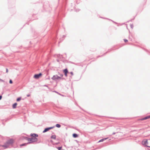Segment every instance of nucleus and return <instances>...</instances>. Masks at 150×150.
<instances>
[{"instance_id": "1", "label": "nucleus", "mask_w": 150, "mask_h": 150, "mask_svg": "<svg viewBox=\"0 0 150 150\" xmlns=\"http://www.w3.org/2000/svg\"><path fill=\"white\" fill-rule=\"evenodd\" d=\"M30 136L31 137L29 138L28 141H30V142H28V144H29L37 142L38 139L36 137H38V134L35 133L31 134H30Z\"/></svg>"}, {"instance_id": "2", "label": "nucleus", "mask_w": 150, "mask_h": 150, "mask_svg": "<svg viewBox=\"0 0 150 150\" xmlns=\"http://www.w3.org/2000/svg\"><path fill=\"white\" fill-rule=\"evenodd\" d=\"M14 140L13 139L8 140L2 146L5 149H7L10 146H13L14 143Z\"/></svg>"}, {"instance_id": "3", "label": "nucleus", "mask_w": 150, "mask_h": 150, "mask_svg": "<svg viewBox=\"0 0 150 150\" xmlns=\"http://www.w3.org/2000/svg\"><path fill=\"white\" fill-rule=\"evenodd\" d=\"M142 144L144 146L150 148V146H148L147 145L148 144V140L146 139H144L142 141Z\"/></svg>"}, {"instance_id": "4", "label": "nucleus", "mask_w": 150, "mask_h": 150, "mask_svg": "<svg viewBox=\"0 0 150 150\" xmlns=\"http://www.w3.org/2000/svg\"><path fill=\"white\" fill-rule=\"evenodd\" d=\"M42 75V74L41 73H40L38 74H35L33 77L35 79H39L41 76Z\"/></svg>"}, {"instance_id": "5", "label": "nucleus", "mask_w": 150, "mask_h": 150, "mask_svg": "<svg viewBox=\"0 0 150 150\" xmlns=\"http://www.w3.org/2000/svg\"><path fill=\"white\" fill-rule=\"evenodd\" d=\"M150 118V115H148V116H146L145 117H144L142 118L141 119V120H146L147 119H149Z\"/></svg>"}, {"instance_id": "6", "label": "nucleus", "mask_w": 150, "mask_h": 150, "mask_svg": "<svg viewBox=\"0 0 150 150\" xmlns=\"http://www.w3.org/2000/svg\"><path fill=\"white\" fill-rule=\"evenodd\" d=\"M49 130L48 127L45 128L44 130L43 131L42 133H45Z\"/></svg>"}, {"instance_id": "7", "label": "nucleus", "mask_w": 150, "mask_h": 150, "mask_svg": "<svg viewBox=\"0 0 150 150\" xmlns=\"http://www.w3.org/2000/svg\"><path fill=\"white\" fill-rule=\"evenodd\" d=\"M57 75H54L52 78V79L53 80H57Z\"/></svg>"}, {"instance_id": "8", "label": "nucleus", "mask_w": 150, "mask_h": 150, "mask_svg": "<svg viewBox=\"0 0 150 150\" xmlns=\"http://www.w3.org/2000/svg\"><path fill=\"white\" fill-rule=\"evenodd\" d=\"M63 72L64 74H67L68 73V71L67 68H66L63 70Z\"/></svg>"}, {"instance_id": "9", "label": "nucleus", "mask_w": 150, "mask_h": 150, "mask_svg": "<svg viewBox=\"0 0 150 150\" xmlns=\"http://www.w3.org/2000/svg\"><path fill=\"white\" fill-rule=\"evenodd\" d=\"M17 103H14L12 105V108L13 109H15L16 108V106L17 105Z\"/></svg>"}, {"instance_id": "10", "label": "nucleus", "mask_w": 150, "mask_h": 150, "mask_svg": "<svg viewBox=\"0 0 150 150\" xmlns=\"http://www.w3.org/2000/svg\"><path fill=\"white\" fill-rule=\"evenodd\" d=\"M72 136H73V137L74 138H77V137H78V134L76 133H74L73 134Z\"/></svg>"}, {"instance_id": "11", "label": "nucleus", "mask_w": 150, "mask_h": 150, "mask_svg": "<svg viewBox=\"0 0 150 150\" xmlns=\"http://www.w3.org/2000/svg\"><path fill=\"white\" fill-rule=\"evenodd\" d=\"M108 139V138H103L100 140L99 141H98V142H103V141H104V140H106V139Z\"/></svg>"}, {"instance_id": "12", "label": "nucleus", "mask_w": 150, "mask_h": 150, "mask_svg": "<svg viewBox=\"0 0 150 150\" xmlns=\"http://www.w3.org/2000/svg\"><path fill=\"white\" fill-rule=\"evenodd\" d=\"M29 144H28V142L27 143H23V144H21L20 145V146H26L27 145Z\"/></svg>"}, {"instance_id": "13", "label": "nucleus", "mask_w": 150, "mask_h": 150, "mask_svg": "<svg viewBox=\"0 0 150 150\" xmlns=\"http://www.w3.org/2000/svg\"><path fill=\"white\" fill-rule=\"evenodd\" d=\"M51 138L55 139H56V136L55 135H52L51 137Z\"/></svg>"}, {"instance_id": "14", "label": "nucleus", "mask_w": 150, "mask_h": 150, "mask_svg": "<svg viewBox=\"0 0 150 150\" xmlns=\"http://www.w3.org/2000/svg\"><path fill=\"white\" fill-rule=\"evenodd\" d=\"M55 127L58 128H60L61 127V125L59 124H57L56 125Z\"/></svg>"}, {"instance_id": "15", "label": "nucleus", "mask_w": 150, "mask_h": 150, "mask_svg": "<svg viewBox=\"0 0 150 150\" xmlns=\"http://www.w3.org/2000/svg\"><path fill=\"white\" fill-rule=\"evenodd\" d=\"M21 97H19V98H18L16 99V101L18 102L19 101L21 100Z\"/></svg>"}, {"instance_id": "16", "label": "nucleus", "mask_w": 150, "mask_h": 150, "mask_svg": "<svg viewBox=\"0 0 150 150\" xmlns=\"http://www.w3.org/2000/svg\"><path fill=\"white\" fill-rule=\"evenodd\" d=\"M56 148L58 149V150H61L62 149V146L56 147Z\"/></svg>"}, {"instance_id": "17", "label": "nucleus", "mask_w": 150, "mask_h": 150, "mask_svg": "<svg viewBox=\"0 0 150 150\" xmlns=\"http://www.w3.org/2000/svg\"><path fill=\"white\" fill-rule=\"evenodd\" d=\"M54 127H55L54 126H53L51 127H48L49 130H50V129H53L54 128Z\"/></svg>"}, {"instance_id": "18", "label": "nucleus", "mask_w": 150, "mask_h": 150, "mask_svg": "<svg viewBox=\"0 0 150 150\" xmlns=\"http://www.w3.org/2000/svg\"><path fill=\"white\" fill-rule=\"evenodd\" d=\"M57 57H58L61 58L62 57V55H61L60 54H57Z\"/></svg>"}, {"instance_id": "19", "label": "nucleus", "mask_w": 150, "mask_h": 150, "mask_svg": "<svg viewBox=\"0 0 150 150\" xmlns=\"http://www.w3.org/2000/svg\"><path fill=\"white\" fill-rule=\"evenodd\" d=\"M24 138L25 139L28 141V139H29V138H28V137H24Z\"/></svg>"}, {"instance_id": "20", "label": "nucleus", "mask_w": 150, "mask_h": 150, "mask_svg": "<svg viewBox=\"0 0 150 150\" xmlns=\"http://www.w3.org/2000/svg\"><path fill=\"white\" fill-rule=\"evenodd\" d=\"M59 75L61 77H62L63 76V74H60V73H59Z\"/></svg>"}, {"instance_id": "21", "label": "nucleus", "mask_w": 150, "mask_h": 150, "mask_svg": "<svg viewBox=\"0 0 150 150\" xmlns=\"http://www.w3.org/2000/svg\"><path fill=\"white\" fill-rule=\"evenodd\" d=\"M61 77L59 76H58L57 75V80L58 79H61Z\"/></svg>"}, {"instance_id": "22", "label": "nucleus", "mask_w": 150, "mask_h": 150, "mask_svg": "<svg viewBox=\"0 0 150 150\" xmlns=\"http://www.w3.org/2000/svg\"><path fill=\"white\" fill-rule=\"evenodd\" d=\"M43 86H45L47 87L48 89H50V88L47 85L45 84Z\"/></svg>"}, {"instance_id": "23", "label": "nucleus", "mask_w": 150, "mask_h": 150, "mask_svg": "<svg viewBox=\"0 0 150 150\" xmlns=\"http://www.w3.org/2000/svg\"><path fill=\"white\" fill-rule=\"evenodd\" d=\"M9 83L10 84H12L13 83V81L11 79H10L9 80Z\"/></svg>"}, {"instance_id": "24", "label": "nucleus", "mask_w": 150, "mask_h": 150, "mask_svg": "<svg viewBox=\"0 0 150 150\" xmlns=\"http://www.w3.org/2000/svg\"><path fill=\"white\" fill-rule=\"evenodd\" d=\"M130 27H131V28H133V25L132 24L130 25Z\"/></svg>"}, {"instance_id": "25", "label": "nucleus", "mask_w": 150, "mask_h": 150, "mask_svg": "<svg viewBox=\"0 0 150 150\" xmlns=\"http://www.w3.org/2000/svg\"><path fill=\"white\" fill-rule=\"evenodd\" d=\"M124 40L125 42H128V40L126 39H124Z\"/></svg>"}, {"instance_id": "26", "label": "nucleus", "mask_w": 150, "mask_h": 150, "mask_svg": "<svg viewBox=\"0 0 150 150\" xmlns=\"http://www.w3.org/2000/svg\"><path fill=\"white\" fill-rule=\"evenodd\" d=\"M54 92H55V93H58V94H59V95H60V94L59 93V92H57L56 91H54Z\"/></svg>"}, {"instance_id": "27", "label": "nucleus", "mask_w": 150, "mask_h": 150, "mask_svg": "<svg viewBox=\"0 0 150 150\" xmlns=\"http://www.w3.org/2000/svg\"><path fill=\"white\" fill-rule=\"evenodd\" d=\"M69 73L72 76H73L74 74L73 73L72 71L70 72Z\"/></svg>"}, {"instance_id": "28", "label": "nucleus", "mask_w": 150, "mask_h": 150, "mask_svg": "<svg viewBox=\"0 0 150 150\" xmlns=\"http://www.w3.org/2000/svg\"><path fill=\"white\" fill-rule=\"evenodd\" d=\"M0 81L2 82H4V81L1 79H0Z\"/></svg>"}, {"instance_id": "29", "label": "nucleus", "mask_w": 150, "mask_h": 150, "mask_svg": "<svg viewBox=\"0 0 150 150\" xmlns=\"http://www.w3.org/2000/svg\"><path fill=\"white\" fill-rule=\"evenodd\" d=\"M61 79L63 80H65V79L64 78L61 77Z\"/></svg>"}, {"instance_id": "30", "label": "nucleus", "mask_w": 150, "mask_h": 150, "mask_svg": "<svg viewBox=\"0 0 150 150\" xmlns=\"http://www.w3.org/2000/svg\"><path fill=\"white\" fill-rule=\"evenodd\" d=\"M67 74H64L65 76L67 77Z\"/></svg>"}, {"instance_id": "31", "label": "nucleus", "mask_w": 150, "mask_h": 150, "mask_svg": "<svg viewBox=\"0 0 150 150\" xmlns=\"http://www.w3.org/2000/svg\"><path fill=\"white\" fill-rule=\"evenodd\" d=\"M2 98V96L1 95H0V100Z\"/></svg>"}, {"instance_id": "32", "label": "nucleus", "mask_w": 150, "mask_h": 150, "mask_svg": "<svg viewBox=\"0 0 150 150\" xmlns=\"http://www.w3.org/2000/svg\"><path fill=\"white\" fill-rule=\"evenodd\" d=\"M8 69L7 68H6V73H8Z\"/></svg>"}, {"instance_id": "33", "label": "nucleus", "mask_w": 150, "mask_h": 150, "mask_svg": "<svg viewBox=\"0 0 150 150\" xmlns=\"http://www.w3.org/2000/svg\"><path fill=\"white\" fill-rule=\"evenodd\" d=\"M30 96V94H27V97H29V96Z\"/></svg>"}, {"instance_id": "34", "label": "nucleus", "mask_w": 150, "mask_h": 150, "mask_svg": "<svg viewBox=\"0 0 150 150\" xmlns=\"http://www.w3.org/2000/svg\"><path fill=\"white\" fill-rule=\"evenodd\" d=\"M59 142L55 143V144L56 145H57V144H59Z\"/></svg>"}, {"instance_id": "35", "label": "nucleus", "mask_w": 150, "mask_h": 150, "mask_svg": "<svg viewBox=\"0 0 150 150\" xmlns=\"http://www.w3.org/2000/svg\"><path fill=\"white\" fill-rule=\"evenodd\" d=\"M115 134V132H113V133H112V135H114V134Z\"/></svg>"}, {"instance_id": "36", "label": "nucleus", "mask_w": 150, "mask_h": 150, "mask_svg": "<svg viewBox=\"0 0 150 150\" xmlns=\"http://www.w3.org/2000/svg\"><path fill=\"white\" fill-rule=\"evenodd\" d=\"M50 79V77H49L48 78H47L46 79Z\"/></svg>"}, {"instance_id": "37", "label": "nucleus", "mask_w": 150, "mask_h": 150, "mask_svg": "<svg viewBox=\"0 0 150 150\" xmlns=\"http://www.w3.org/2000/svg\"><path fill=\"white\" fill-rule=\"evenodd\" d=\"M3 145L0 144V147H3V146H2Z\"/></svg>"}, {"instance_id": "38", "label": "nucleus", "mask_w": 150, "mask_h": 150, "mask_svg": "<svg viewBox=\"0 0 150 150\" xmlns=\"http://www.w3.org/2000/svg\"><path fill=\"white\" fill-rule=\"evenodd\" d=\"M79 11V10H76V12H78Z\"/></svg>"}, {"instance_id": "39", "label": "nucleus", "mask_w": 150, "mask_h": 150, "mask_svg": "<svg viewBox=\"0 0 150 150\" xmlns=\"http://www.w3.org/2000/svg\"><path fill=\"white\" fill-rule=\"evenodd\" d=\"M112 21L113 23H116V22H114V21Z\"/></svg>"}, {"instance_id": "40", "label": "nucleus", "mask_w": 150, "mask_h": 150, "mask_svg": "<svg viewBox=\"0 0 150 150\" xmlns=\"http://www.w3.org/2000/svg\"><path fill=\"white\" fill-rule=\"evenodd\" d=\"M103 56V55H101V56H98L97 58H98V57H101V56Z\"/></svg>"}, {"instance_id": "41", "label": "nucleus", "mask_w": 150, "mask_h": 150, "mask_svg": "<svg viewBox=\"0 0 150 150\" xmlns=\"http://www.w3.org/2000/svg\"><path fill=\"white\" fill-rule=\"evenodd\" d=\"M108 52H106V53H105L104 54H106V53Z\"/></svg>"}, {"instance_id": "42", "label": "nucleus", "mask_w": 150, "mask_h": 150, "mask_svg": "<svg viewBox=\"0 0 150 150\" xmlns=\"http://www.w3.org/2000/svg\"><path fill=\"white\" fill-rule=\"evenodd\" d=\"M57 62H59V60H58V59H57Z\"/></svg>"}, {"instance_id": "43", "label": "nucleus", "mask_w": 150, "mask_h": 150, "mask_svg": "<svg viewBox=\"0 0 150 150\" xmlns=\"http://www.w3.org/2000/svg\"><path fill=\"white\" fill-rule=\"evenodd\" d=\"M64 150V149H63V150Z\"/></svg>"}]
</instances>
